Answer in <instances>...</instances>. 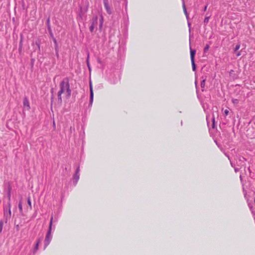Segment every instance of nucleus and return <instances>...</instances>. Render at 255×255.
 <instances>
[{"label":"nucleus","mask_w":255,"mask_h":255,"mask_svg":"<svg viewBox=\"0 0 255 255\" xmlns=\"http://www.w3.org/2000/svg\"><path fill=\"white\" fill-rule=\"evenodd\" d=\"M60 90L58 92V100L60 104L62 102V98L68 99L71 96V91L70 88L69 79L66 77L64 78L59 84Z\"/></svg>","instance_id":"obj_1"},{"label":"nucleus","mask_w":255,"mask_h":255,"mask_svg":"<svg viewBox=\"0 0 255 255\" xmlns=\"http://www.w3.org/2000/svg\"><path fill=\"white\" fill-rule=\"evenodd\" d=\"M52 221H53V217H52L51 218L50 224H49V227L48 231L46 234L45 240H44V244H45V248L47 247L50 244L51 239H52V236L51 234V230H52Z\"/></svg>","instance_id":"obj_2"},{"label":"nucleus","mask_w":255,"mask_h":255,"mask_svg":"<svg viewBox=\"0 0 255 255\" xmlns=\"http://www.w3.org/2000/svg\"><path fill=\"white\" fill-rule=\"evenodd\" d=\"M23 106L24 108L26 109V110H29L30 109L29 101L27 98H24L23 99Z\"/></svg>","instance_id":"obj_3"},{"label":"nucleus","mask_w":255,"mask_h":255,"mask_svg":"<svg viewBox=\"0 0 255 255\" xmlns=\"http://www.w3.org/2000/svg\"><path fill=\"white\" fill-rule=\"evenodd\" d=\"M90 103L92 104L93 102V99H94V92L93 90V87H92V84L91 82H90Z\"/></svg>","instance_id":"obj_4"},{"label":"nucleus","mask_w":255,"mask_h":255,"mask_svg":"<svg viewBox=\"0 0 255 255\" xmlns=\"http://www.w3.org/2000/svg\"><path fill=\"white\" fill-rule=\"evenodd\" d=\"M97 18L96 17L95 19H94L93 20L92 23L89 28L91 32H92L94 31L95 27L97 26Z\"/></svg>","instance_id":"obj_5"},{"label":"nucleus","mask_w":255,"mask_h":255,"mask_svg":"<svg viewBox=\"0 0 255 255\" xmlns=\"http://www.w3.org/2000/svg\"><path fill=\"white\" fill-rule=\"evenodd\" d=\"M245 161V158L244 157H240L239 159V161L237 162V165L238 166H243L242 165L243 163H244Z\"/></svg>","instance_id":"obj_6"},{"label":"nucleus","mask_w":255,"mask_h":255,"mask_svg":"<svg viewBox=\"0 0 255 255\" xmlns=\"http://www.w3.org/2000/svg\"><path fill=\"white\" fill-rule=\"evenodd\" d=\"M196 53V51L190 48V58L191 61L194 60V56Z\"/></svg>","instance_id":"obj_7"},{"label":"nucleus","mask_w":255,"mask_h":255,"mask_svg":"<svg viewBox=\"0 0 255 255\" xmlns=\"http://www.w3.org/2000/svg\"><path fill=\"white\" fill-rule=\"evenodd\" d=\"M227 157H228V159H229L230 160V161L231 166H232V167H234V168H235V171L236 172H238V171H239L240 168H238V167H236L235 166V164H234V163H233V162L231 160V159H230V157H229L228 156H227Z\"/></svg>","instance_id":"obj_8"},{"label":"nucleus","mask_w":255,"mask_h":255,"mask_svg":"<svg viewBox=\"0 0 255 255\" xmlns=\"http://www.w3.org/2000/svg\"><path fill=\"white\" fill-rule=\"evenodd\" d=\"M40 243V240L39 239H38L36 241V245L35 247L34 253H35L38 250V246H39V244Z\"/></svg>","instance_id":"obj_9"},{"label":"nucleus","mask_w":255,"mask_h":255,"mask_svg":"<svg viewBox=\"0 0 255 255\" xmlns=\"http://www.w3.org/2000/svg\"><path fill=\"white\" fill-rule=\"evenodd\" d=\"M210 18V15H206V16L205 17V18L204 20V23L205 25H206L209 22Z\"/></svg>","instance_id":"obj_10"},{"label":"nucleus","mask_w":255,"mask_h":255,"mask_svg":"<svg viewBox=\"0 0 255 255\" xmlns=\"http://www.w3.org/2000/svg\"><path fill=\"white\" fill-rule=\"evenodd\" d=\"M205 81H206V79H203L202 81H201V88H202V91H204V89L205 88Z\"/></svg>","instance_id":"obj_11"},{"label":"nucleus","mask_w":255,"mask_h":255,"mask_svg":"<svg viewBox=\"0 0 255 255\" xmlns=\"http://www.w3.org/2000/svg\"><path fill=\"white\" fill-rule=\"evenodd\" d=\"M18 208H19L20 213L22 214L23 213V210H22V202L21 201H19V202Z\"/></svg>","instance_id":"obj_12"},{"label":"nucleus","mask_w":255,"mask_h":255,"mask_svg":"<svg viewBox=\"0 0 255 255\" xmlns=\"http://www.w3.org/2000/svg\"><path fill=\"white\" fill-rule=\"evenodd\" d=\"M183 9H184V12L186 16V18H188V15L187 10H186V7H185V3H184V2L183 0Z\"/></svg>","instance_id":"obj_13"},{"label":"nucleus","mask_w":255,"mask_h":255,"mask_svg":"<svg viewBox=\"0 0 255 255\" xmlns=\"http://www.w3.org/2000/svg\"><path fill=\"white\" fill-rule=\"evenodd\" d=\"M191 64H192V70L193 71H195L196 70V66L194 60H191Z\"/></svg>","instance_id":"obj_14"},{"label":"nucleus","mask_w":255,"mask_h":255,"mask_svg":"<svg viewBox=\"0 0 255 255\" xmlns=\"http://www.w3.org/2000/svg\"><path fill=\"white\" fill-rule=\"evenodd\" d=\"M27 203L29 206L30 209L31 210L32 209V205H31V202L30 198H28L27 200Z\"/></svg>","instance_id":"obj_15"},{"label":"nucleus","mask_w":255,"mask_h":255,"mask_svg":"<svg viewBox=\"0 0 255 255\" xmlns=\"http://www.w3.org/2000/svg\"><path fill=\"white\" fill-rule=\"evenodd\" d=\"M209 47H210V46H209V45H208V44H207V45L205 46V47H204V52L205 53L207 52L208 51L209 48Z\"/></svg>","instance_id":"obj_16"},{"label":"nucleus","mask_w":255,"mask_h":255,"mask_svg":"<svg viewBox=\"0 0 255 255\" xmlns=\"http://www.w3.org/2000/svg\"><path fill=\"white\" fill-rule=\"evenodd\" d=\"M240 48V44H238L236 45V47L234 49V52H236L237 50H238Z\"/></svg>","instance_id":"obj_17"},{"label":"nucleus","mask_w":255,"mask_h":255,"mask_svg":"<svg viewBox=\"0 0 255 255\" xmlns=\"http://www.w3.org/2000/svg\"><path fill=\"white\" fill-rule=\"evenodd\" d=\"M232 101L234 104H238L239 103V100L237 99H233Z\"/></svg>","instance_id":"obj_18"},{"label":"nucleus","mask_w":255,"mask_h":255,"mask_svg":"<svg viewBox=\"0 0 255 255\" xmlns=\"http://www.w3.org/2000/svg\"><path fill=\"white\" fill-rule=\"evenodd\" d=\"M211 120L213 122V128H214V127H215V116H214V115H213V117H212Z\"/></svg>","instance_id":"obj_19"},{"label":"nucleus","mask_w":255,"mask_h":255,"mask_svg":"<svg viewBox=\"0 0 255 255\" xmlns=\"http://www.w3.org/2000/svg\"><path fill=\"white\" fill-rule=\"evenodd\" d=\"M3 228V222L2 221L0 222V233L1 232Z\"/></svg>","instance_id":"obj_20"},{"label":"nucleus","mask_w":255,"mask_h":255,"mask_svg":"<svg viewBox=\"0 0 255 255\" xmlns=\"http://www.w3.org/2000/svg\"><path fill=\"white\" fill-rule=\"evenodd\" d=\"M229 113V111L228 110H227V109H226V110H225L224 111V114H225V115L226 116L228 115Z\"/></svg>","instance_id":"obj_21"},{"label":"nucleus","mask_w":255,"mask_h":255,"mask_svg":"<svg viewBox=\"0 0 255 255\" xmlns=\"http://www.w3.org/2000/svg\"><path fill=\"white\" fill-rule=\"evenodd\" d=\"M207 6H208V5H206L205 6L204 8V11H206L207 10Z\"/></svg>","instance_id":"obj_22"},{"label":"nucleus","mask_w":255,"mask_h":255,"mask_svg":"<svg viewBox=\"0 0 255 255\" xmlns=\"http://www.w3.org/2000/svg\"><path fill=\"white\" fill-rule=\"evenodd\" d=\"M8 198L9 199H10V191H9L8 194Z\"/></svg>","instance_id":"obj_23"},{"label":"nucleus","mask_w":255,"mask_h":255,"mask_svg":"<svg viewBox=\"0 0 255 255\" xmlns=\"http://www.w3.org/2000/svg\"><path fill=\"white\" fill-rule=\"evenodd\" d=\"M206 119H207V123L208 124L209 123V116H206Z\"/></svg>","instance_id":"obj_24"},{"label":"nucleus","mask_w":255,"mask_h":255,"mask_svg":"<svg viewBox=\"0 0 255 255\" xmlns=\"http://www.w3.org/2000/svg\"><path fill=\"white\" fill-rule=\"evenodd\" d=\"M241 55V52H238V53L237 54V56H240Z\"/></svg>","instance_id":"obj_25"},{"label":"nucleus","mask_w":255,"mask_h":255,"mask_svg":"<svg viewBox=\"0 0 255 255\" xmlns=\"http://www.w3.org/2000/svg\"><path fill=\"white\" fill-rule=\"evenodd\" d=\"M188 26L190 27V26H191V23H189V22H188Z\"/></svg>","instance_id":"obj_26"},{"label":"nucleus","mask_w":255,"mask_h":255,"mask_svg":"<svg viewBox=\"0 0 255 255\" xmlns=\"http://www.w3.org/2000/svg\"><path fill=\"white\" fill-rule=\"evenodd\" d=\"M47 21H48V22H49V19L47 20Z\"/></svg>","instance_id":"obj_27"},{"label":"nucleus","mask_w":255,"mask_h":255,"mask_svg":"<svg viewBox=\"0 0 255 255\" xmlns=\"http://www.w3.org/2000/svg\"><path fill=\"white\" fill-rule=\"evenodd\" d=\"M102 22L101 23V26H102Z\"/></svg>","instance_id":"obj_28"},{"label":"nucleus","mask_w":255,"mask_h":255,"mask_svg":"<svg viewBox=\"0 0 255 255\" xmlns=\"http://www.w3.org/2000/svg\"><path fill=\"white\" fill-rule=\"evenodd\" d=\"M195 84H196V86L197 87L196 82H195Z\"/></svg>","instance_id":"obj_29"}]
</instances>
